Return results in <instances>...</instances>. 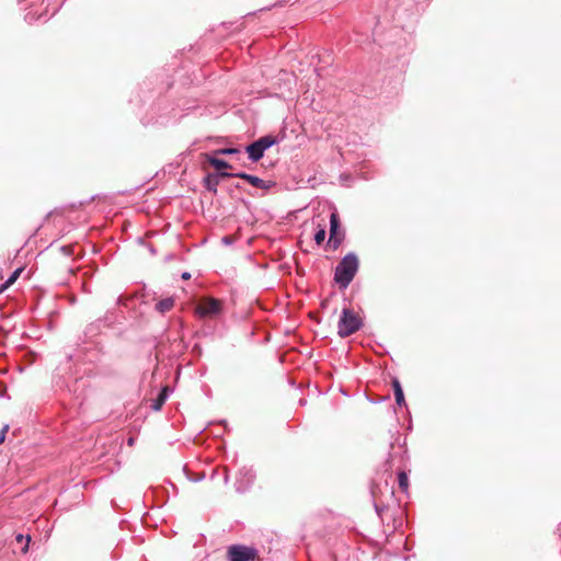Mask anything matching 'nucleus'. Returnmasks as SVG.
I'll return each mask as SVG.
<instances>
[{
  "mask_svg": "<svg viewBox=\"0 0 561 561\" xmlns=\"http://www.w3.org/2000/svg\"><path fill=\"white\" fill-rule=\"evenodd\" d=\"M344 238V233L340 231V220L335 213L330 216V237L328 244L333 250L337 249Z\"/></svg>",
  "mask_w": 561,
  "mask_h": 561,
  "instance_id": "nucleus-5",
  "label": "nucleus"
},
{
  "mask_svg": "<svg viewBox=\"0 0 561 561\" xmlns=\"http://www.w3.org/2000/svg\"><path fill=\"white\" fill-rule=\"evenodd\" d=\"M398 483H399V488L402 490V491H407L408 490V486H409V478H408V474L404 472V471H400L398 473Z\"/></svg>",
  "mask_w": 561,
  "mask_h": 561,
  "instance_id": "nucleus-13",
  "label": "nucleus"
},
{
  "mask_svg": "<svg viewBox=\"0 0 561 561\" xmlns=\"http://www.w3.org/2000/svg\"><path fill=\"white\" fill-rule=\"evenodd\" d=\"M227 557L229 561H254L257 550L243 545H232L228 548Z\"/></svg>",
  "mask_w": 561,
  "mask_h": 561,
  "instance_id": "nucleus-3",
  "label": "nucleus"
},
{
  "mask_svg": "<svg viewBox=\"0 0 561 561\" xmlns=\"http://www.w3.org/2000/svg\"><path fill=\"white\" fill-rule=\"evenodd\" d=\"M359 267L358 257L355 253L346 254L336 265L334 280L340 288H347L354 279Z\"/></svg>",
  "mask_w": 561,
  "mask_h": 561,
  "instance_id": "nucleus-1",
  "label": "nucleus"
},
{
  "mask_svg": "<svg viewBox=\"0 0 561 561\" xmlns=\"http://www.w3.org/2000/svg\"><path fill=\"white\" fill-rule=\"evenodd\" d=\"M173 307H174V298H172V297L161 299L156 304V310L159 311L160 313H165V312L170 311Z\"/></svg>",
  "mask_w": 561,
  "mask_h": 561,
  "instance_id": "nucleus-10",
  "label": "nucleus"
},
{
  "mask_svg": "<svg viewBox=\"0 0 561 561\" xmlns=\"http://www.w3.org/2000/svg\"><path fill=\"white\" fill-rule=\"evenodd\" d=\"M255 473L252 468L243 467L239 470L236 479V489L238 492H244L254 482Z\"/></svg>",
  "mask_w": 561,
  "mask_h": 561,
  "instance_id": "nucleus-6",
  "label": "nucleus"
},
{
  "mask_svg": "<svg viewBox=\"0 0 561 561\" xmlns=\"http://www.w3.org/2000/svg\"><path fill=\"white\" fill-rule=\"evenodd\" d=\"M209 163L216 169V170H224L230 168V164L221 159L217 158H210Z\"/></svg>",
  "mask_w": 561,
  "mask_h": 561,
  "instance_id": "nucleus-12",
  "label": "nucleus"
},
{
  "mask_svg": "<svg viewBox=\"0 0 561 561\" xmlns=\"http://www.w3.org/2000/svg\"><path fill=\"white\" fill-rule=\"evenodd\" d=\"M255 142H256V145L260 146V148L263 151H265L268 148H271L272 146H274L275 144H277V139L274 136L267 135V136H263V137L259 138L257 140H255Z\"/></svg>",
  "mask_w": 561,
  "mask_h": 561,
  "instance_id": "nucleus-11",
  "label": "nucleus"
},
{
  "mask_svg": "<svg viewBox=\"0 0 561 561\" xmlns=\"http://www.w3.org/2000/svg\"><path fill=\"white\" fill-rule=\"evenodd\" d=\"M9 431V425H4L1 431H0V445L4 442L5 439V434L8 433Z\"/></svg>",
  "mask_w": 561,
  "mask_h": 561,
  "instance_id": "nucleus-17",
  "label": "nucleus"
},
{
  "mask_svg": "<svg viewBox=\"0 0 561 561\" xmlns=\"http://www.w3.org/2000/svg\"><path fill=\"white\" fill-rule=\"evenodd\" d=\"M245 151L249 154V159L252 160L253 162H257L261 158H263L264 152H265L260 148L259 145H256L255 141L248 145L245 147Z\"/></svg>",
  "mask_w": 561,
  "mask_h": 561,
  "instance_id": "nucleus-9",
  "label": "nucleus"
},
{
  "mask_svg": "<svg viewBox=\"0 0 561 561\" xmlns=\"http://www.w3.org/2000/svg\"><path fill=\"white\" fill-rule=\"evenodd\" d=\"M219 152L224 153V154H233V153L239 152V150L236 148H225V149H221Z\"/></svg>",
  "mask_w": 561,
  "mask_h": 561,
  "instance_id": "nucleus-19",
  "label": "nucleus"
},
{
  "mask_svg": "<svg viewBox=\"0 0 561 561\" xmlns=\"http://www.w3.org/2000/svg\"><path fill=\"white\" fill-rule=\"evenodd\" d=\"M21 272H22L21 268L15 270L12 273V275L5 280L3 287H9L10 285H12L16 280V278L19 277Z\"/></svg>",
  "mask_w": 561,
  "mask_h": 561,
  "instance_id": "nucleus-15",
  "label": "nucleus"
},
{
  "mask_svg": "<svg viewBox=\"0 0 561 561\" xmlns=\"http://www.w3.org/2000/svg\"><path fill=\"white\" fill-rule=\"evenodd\" d=\"M22 539H23V536H22V535H19V536L16 537V540H18V541H22Z\"/></svg>",
  "mask_w": 561,
  "mask_h": 561,
  "instance_id": "nucleus-21",
  "label": "nucleus"
},
{
  "mask_svg": "<svg viewBox=\"0 0 561 561\" xmlns=\"http://www.w3.org/2000/svg\"><path fill=\"white\" fill-rule=\"evenodd\" d=\"M362 327V320L348 308L342 310L337 323V333L341 337H346L358 331Z\"/></svg>",
  "mask_w": 561,
  "mask_h": 561,
  "instance_id": "nucleus-2",
  "label": "nucleus"
},
{
  "mask_svg": "<svg viewBox=\"0 0 561 561\" xmlns=\"http://www.w3.org/2000/svg\"><path fill=\"white\" fill-rule=\"evenodd\" d=\"M392 385H393V391H394V393L403 392L402 387H401V385H400V382H399V380H398V379H394V380H393V382H392Z\"/></svg>",
  "mask_w": 561,
  "mask_h": 561,
  "instance_id": "nucleus-18",
  "label": "nucleus"
},
{
  "mask_svg": "<svg viewBox=\"0 0 561 561\" xmlns=\"http://www.w3.org/2000/svg\"><path fill=\"white\" fill-rule=\"evenodd\" d=\"M169 391H170V389L168 386L163 387L160 390L158 397L152 400L150 408L154 411L161 410L162 405L165 403V401L169 397Z\"/></svg>",
  "mask_w": 561,
  "mask_h": 561,
  "instance_id": "nucleus-8",
  "label": "nucleus"
},
{
  "mask_svg": "<svg viewBox=\"0 0 561 561\" xmlns=\"http://www.w3.org/2000/svg\"><path fill=\"white\" fill-rule=\"evenodd\" d=\"M325 229L324 228H320L316 233H314V241L317 244H321L324 239H325Z\"/></svg>",
  "mask_w": 561,
  "mask_h": 561,
  "instance_id": "nucleus-14",
  "label": "nucleus"
},
{
  "mask_svg": "<svg viewBox=\"0 0 561 561\" xmlns=\"http://www.w3.org/2000/svg\"><path fill=\"white\" fill-rule=\"evenodd\" d=\"M396 403L399 407L405 405L404 394L403 392L394 393Z\"/></svg>",
  "mask_w": 561,
  "mask_h": 561,
  "instance_id": "nucleus-16",
  "label": "nucleus"
},
{
  "mask_svg": "<svg viewBox=\"0 0 561 561\" xmlns=\"http://www.w3.org/2000/svg\"><path fill=\"white\" fill-rule=\"evenodd\" d=\"M133 442H134L133 438H129V440H128L129 445H131Z\"/></svg>",
  "mask_w": 561,
  "mask_h": 561,
  "instance_id": "nucleus-23",
  "label": "nucleus"
},
{
  "mask_svg": "<svg viewBox=\"0 0 561 561\" xmlns=\"http://www.w3.org/2000/svg\"><path fill=\"white\" fill-rule=\"evenodd\" d=\"M222 311V301L213 297H206L196 307V312L202 318H214Z\"/></svg>",
  "mask_w": 561,
  "mask_h": 561,
  "instance_id": "nucleus-4",
  "label": "nucleus"
},
{
  "mask_svg": "<svg viewBox=\"0 0 561 561\" xmlns=\"http://www.w3.org/2000/svg\"><path fill=\"white\" fill-rule=\"evenodd\" d=\"M182 278H183V279H190V278H191V274H190L188 272H184V273L182 274Z\"/></svg>",
  "mask_w": 561,
  "mask_h": 561,
  "instance_id": "nucleus-20",
  "label": "nucleus"
},
{
  "mask_svg": "<svg viewBox=\"0 0 561 561\" xmlns=\"http://www.w3.org/2000/svg\"><path fill=\"white\" fill-rule=\"evenodd\" d=\"M225 482L227 483L228 482V474L226 473L225 476Z\"/></svg>",
  "mask_w": 561,
  "mask_h": 561,
  "instance_id": "nucleus-22",
  "label": "nucleus"
},
{
  "mask_svg": "<svg viewBox=\"0 0 561 561\" xmlns=\"http://www.w3.org/2000/svg\"><path fill=\"white\" fill-rule=\"evenodd\" d=\"M222 176L242 179V180L247 181L248 183H250L252 186H254L256 188H261V190H267L272 186V184L270 182H266V181L260 179L259 176L248 174L244 172L222 173Z\"/></svg>",
  "mask_w": 561,
  "mask_h": 561,
  "instance_id": "nucleus-7",
  "label": "nucleus"
}]
</instances>
